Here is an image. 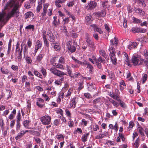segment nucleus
Returning a JSON list of instances; mask_svg holds the SVG:
<instances>
[{"label":"nucleus","instance_id":"12","mask_svg":"<svg viewBox=\"0 0 148 148\" xmlns=\"http://www.w3.org/2000/svg\"><path fill=\"white\" fill-rule=\"evenodd\" d=\"M48 6L49 4L47 3H45L43 5V11L41 13V16L43 17L46 16Z\"/></svg>","mask_w":148,"mask_h":148},{"label":"nucleus","instance_id":"1","mask_svg":"<svg viewBox=\"0 0 148 148\" xmlns=\"http://www.w3.org/2000/svg\"><path fill=\"white\" fill-rule=\"evenodd\" d=\"M19 5V0H11L8 3L7 6L12 7L14 6L11 11L8 13L6 19L9 20L11 18L15 16L18 17L19 14V11L18 8Z\"/></svg>","mask_w":148,"mask_h":148},{"label":"nucleus","instance_id":"60","mask_svg":"<svg viewBox=\"0 0 148 148\" xmlns=\"http://www.w3.org/2000/svg\"><path fill=\"white\" fill-rule=\"evenodd\" d=\"M80 75V74L79 73H75L74 75H73V74H71L70 76V77H73V78H77Z\"/></svg>","mask_w":148,"mask_h":148},{"label":"nucleus","instance_id":"50","mask_svg":"<svg viewBox=\"0 0 148 148\" xmlns=\"http://www.w3.org/2000/svg\"><path fill=\"white\" fill-rule=\"evenodd\" d=\"M25 46L24 47L23 49V53L24 55H25V54H27L28 53V47H27V46L26 45H25Z\"/></svg>","mask_w":148,"mask_h":148},{"label":"nucleus","instance_id":"39","mask_svg":"<svg viewBox=\"0 0 148 148\" xmlns=\"http://www.w3.org/2000/svg\"><path fill=\"white\" fill-rule=\"evenodd\" d=\"M65 63V60L63 57H61L59 60V63L58 65H62Z\"/></svg>","mask_w":148,"mask_h":148},{"label":"nucleus","instance_id":"9","mask_svg":"<svg viewBox=\"0 0 148 148\" xmlns=\"http://www.w3.org/2000/svg\"><path fill=\"white\" fill-rule=\"evenodd\" d=\"M97 6V3L94 1H90L88 3L87 6L88 10H91L95 8Z\"/></svg>","mask_w":148,"mask_h":148},{"label":"nucleus","instance_id":"29","mask_svg":"<svg viewBox=\"0 0 148 148\" xmlns=\"http://www.w3.org/2000/svg\"><path fill=\"white\" fill-rule=\"evenodd\" d=\"M126 85L124 81L122 80L120 82V89L121 91H122L124 89V87Z\"/></svg>","mask_w":148,"mask_h":148},{"label":"nucleus","instance_id":"8","mask_svg":"<svg viewBox=\"0 0 148 148\" xmlns=\"http://www.w3.org/2000/svg\"><path fill=\"white\" fill-rule=\"evenodd\" d=\"M50 70L52 73L60 77H61L62 75H66L63 72L57 70L55 68H51Z\"/></svg>","mask_w":148,"mask_h":148},{"label":"nucleus","instance_id":"57","mask_svg":"<svg viewBox=\"0 0 148 148\" xmlns=\"http://www.w3.org/2000/svg\"><path fill=\"white\" fill-rule=\"evenodd\" d=\"M136 3L138 4H141L143 5L145 4V1L144 0H136Z\"/></svg>","mask_w":148,"mask_h":148},{"label":"nucleus","instance_id":"41","mask_svg":"<svg viewBox=\"0 0 148 148\" xmlns=\"http://www.w3.org/2000/svg\"><path fill=\"white\" fill-rule=\"evenodd\" d=\"M91 26L94 28V30L95 31L98 32L99 33L101 34V31H100V32L99 31V29L97 27V26L96 25L92 24L91 25Z\"/></svg>","mask_w":148,"mask_h":148},{"label":"nucleus","instance_id":"31","mask_svg":"<svg viewBox=\"0 0 148 148\" xmlns=\"http://www.w3.org/2000/svg\"><path fill=\"white\" fill-rule=\"evenodd\" d=\"M89 133H88L84 134L82 137V140L83 142H85L87 140V137L89 135Z\"/></svg>","mask_w":148,"mask_h":148},{"label":"nucleus","instance_id":"7","mask_svg":"<svg viewBox=\"0 0 148 148\" xmlns=\"http://www.w3.org/2000/svg\"><path fill=\"white\" fill-rule=\"evenodd\" d=\"M4 16L5 14L4 13L0 14V22H1V23L0 25V27H1L0 29H1L8 21L7 19H6V18H4Z\"/></svg>","mask_w":148,"mask_h":148},{"label":"nucleus","instance_id":"56","mask_svg":"<svg viewBox=\"0 0 148 148\" xmlns=\"http://www.w3.org/2000/svg\"><path fill=\"white\" fill-rule=\"evenodd\" d=\"M11 43H12V40L11 39H10L9 40V42L8 45V53L10 51V50L11 49Z\"/></svg>","mask_w":148,"mask_h":148},{"label":"nucleus","instance_id":"61","mask_svg":"<svg viewBox=\"0 0 148 148\" xmlns=\"http://www.w3.org/2000/svg\"><path fill=\"white\" fill-rule=\"evenodd\" d=\"M43 40H44L47 38L46 32L45 30H43L42 32V35Z\"/></svg>","mask_w":148,"mask_h":148},{"label":"nucleus","instance_id":"19","mask_svg":"<svg viewBox=\"0 0 148 148\" xmlns=\"http://www.w3.org/2000/svg\"><path fill=\"white\" fill-rule=\"evenodd\" d=\"M51 44L56 51H59L60 50V46L58 45V43H52Z\"/></svg>","mask_w":148,"mask_h":148},{"label":"nucleus","instance_id":"3","mask_svg":"<svg viewBox=\"0 0 148 148\" xmlns=\"http://www.w3.org/2000/svg\"><path fill=\"white\" fill-rule=\"evenodd\" d=\"M41 121L42 124L45 125H48L50 124L51 122V117L48 115L43 116L40 119Z\"/></svg>","mask_w":148,"mask_h":148},{"label":"nucleus","instance_id":"21","mask_svg":"<svg viewBox=\"0 0 148 148\" xmlns=\"http://www.w3.org/2000/svg\"><path fill=\"white\" fill-rule=\"evenodd\" d=\"M138 44L136 42H132L128 46V49L130 50L132 49H135L137 47Z\"/></svg>","mask_w":148,"mask_h":148},{"label":"nucleus","instance_id":"59","mask_svg":"<svg viewBox=\"0 0 148 148\" xmlns=\"http://www.w3.org/2000/svg\"><path fill=\"white\" fill-rule=\"evenodd\" d=\"M138 28L137 27H133L132 29V32L134 33H138Z\"/></svg>","mask_w":148,"mask_h":148},{"label":"nucleus","instance_id":"51","mask_svg":"<svg viewBox=\"0 0 148 148\" xmlns=\"http://www.w3.org/2000/svg\"><path fill=\"white\" fill-rule=\"evenodd\" d=\"M138 33H144L147 32V29H146L141 28H138Z\"/></svg>","mask_w":148,"mask_h":148},{"label":"nucleus","instance_id":"2","mask_svg":"<svg viewBox=\"0 0 148 148\" xmlns=\"http://www.w3.org/2000/svg\"><path fill=\"white\" fill-rule=\"evenodd\" d=\"M131 62L134 65H141L143 64L148 65V60L143 59L141 58L140 56L136 55L132 56Z\"/></svg>","mask_w":148,"mask_h":148},{"label":"nucleus","instance_id":"53","mask_svg":"<svg viewBox=\"0 0 148 148\" xmlns=\"http://www.w3.org/2000/svg\"><path fill=\"white\" fill-rule=\"evenodd\" d=\"M139 139L138 138L136 140L134 144V145H135V148H138V146L139 145Z\"/></svg>","mask_w":148,"mask_h":148},{"label":"nucleus","instance_id":"37","mask_svg":"<svg viewBox=\"0 0 148 148\" xmlns=\"http://www.w3.org/2000/svg\"><path fill=\"white\" fill-rule=\"evenodd\" d=\"M85 20L87 22L90 23L92 21L91 16L90 15L86 16L85 17Z\"/></svg>","mask_w":148,"mask_h":148},{"label":"nucleus","instance_id":"42","mask_svg":"<svg viewBox=\"0 0 148 148\" xmlns=\"http://www.w3.org/2000/svg\"><path fill=\"white\" fill-rule=\"evenodd\" d=\"M42 6L41 3H39L38 4L36 8V12L37 13L40 12V10L42 8Z\"/></svg>","mask_w":148,"mask_h":148},{"label":"nucleus","instance_id":"17","mask_svg":"<svg viewBox=\"0 0 148 148\" xmlns=\"http://www.w3.org/2000/svg\"><path fill=\"white\" fill-rule=\"evenodd\" d=\"M111 58V60L113 64L116 65V64L117 59L115 57V53H113L110 55Z\"/></svg>","mask_w":148,"mask_h":148},{"label":"nucleus","instance_id":"23","mask_svg":"<svg viewBox=\"0 0 148 148\" xmlns=\"http://www.w3.org/2000/svg\"><path fill=\"white\" fill-rule=\"evenodd\" d=\"M123 53L124 56L125 60L126 62V64L127 65H131L130 63L131 62L129 60L127 54L125 52H124Z\"/></svg>","mask_w":148,"mask_h":148},{"label":"nucleus","instance_id":"63","mask_svg":"<svg viewBox=\"0 0 148 148\" xmlns=\"http://www.w3.org/2000/svg\"><path fill=\"white\" fill-rule=\"evenodd\" d=\"M43 40L45 45L46 46L47 48H49V43L48 42L47 39Z\"/></svg>","mask_w":148,"mask_h":148},{"label":"nucleus","instance_id":"25","mask_svg":"<svg viewBox=\"0 0 148 148\" xmlns=\"http://www.w3.org/2000/svg\"><path fill=\"white\" fill-rule=\"evenodd\" d=\"M64 81V77H60L57 80H56L55 83L57 85H60L62 81Z\"/></svg>","mask_w":148,"mask_h":148},{"label":"nucleus","instance_id":"48","mask_svg":"<svg viewBox=\"0 0 148 148\" xmlns=\"http://www.w3.org/2000/svg\"><path fill=\"white\" fill-rule=\"evenodd\" d=\"M20 43L19 41L17 42V43L16 45V47L15 51L16 52L20 51V48L19 47Z\"/></svg>","mask_w":148,"mask_h":148},{"label":"nucleus","instance_id":"18","mask_svg":"<svg viewBox=\"0 0 148 148\" xmlns=\"http://www.w3.org/2000/svg\"><path fill=\"white\" fill-rule=\"evenodd\" d=\"M66 0H56L55 5L58 8L62 7L60 4H62L65 2Z\"/></svg>","mask_w":148,"mask_h":148},{"label":"nucleus","instance_id":"16","mask_svg":"<svg viewBox=\"0 0 148 148\" xmlns=\"http://www.w3.org/2000/svg\"><path fill=\"white\" fill-rule=\"evenodd\" d=\"M72 59L74 60V61L78 64H83L84 65H90V63L86 60H84L83 62L79 61L76 59L74 57L72 56Z\"/></svg>","mask_w":148,"mask_h":148},{"label":"nucleus","instance_id":"46","mask_svg":"<svg viewBox=\"0 0 148 148\" xmlns=\"http://www.w3.org/2000/svg\"><path fill=\"white\" fill-rule=\"evenodd\" d=\"M25 29H32V31H33L34 29V26L33 25H29L25 27Z\"/></svg>","mask_w":148,"mask_h":148},{"label":"nucleus","instance_id":"14","mask_svg":"<svg viewBox=\"0 0 148 148\" xmlns=\"http://www.w3.org/2000/svg\"><path fill=\"white\" fill-rule=\"evenodd\" d=\"M53 20L52 22V24L55 27L58 26H59L60 24V21L59 19H57V17L56 16H55L53 17Z\"/></svg>","mask_w":148,"mask_h":148},{"label":"nucleus","instance_id":"35","mask_svg":"<svg viewBox=\"0 0 148 148\" xmlns=\"http://www.w3.org/2000/svg\"><path fill=\"white\" fill-rule=\"evenodd\" d=\"M138 130L140 134L143 136H144L145 135L144 133L143 132V129L140 125H138L137 127Z\"/></svg>","mask_w":148,"mask_h":148},{"label":"nucleus","instance_id":"52","mask_svg":"<svg viewBox=\"0 0 148 148\" xmlns=\"http://www.w3.org/2000/svg\"><path fill=\"white\" fill-rule=\"evenodd\" d=\"M34 74L36 76L41 78H42V75L38 72V71H34Z\"/></svg>","mask_w":148,"mask_h":148},{"label":"nucleus","instance_id":"58","mask_svg":"<svg viewBox=\"0 0 148 148\" xmlns=\"http://www.w3.org/2000/svg\"><path fill=\"white\" fill-rule=\"evenodd\" d=\"M27 45L29 48H30L31 47L32 45V40L31 39H29L28 40Z\"/></svg>","mask_w":148,"mask_h":148},{"label":"nucleus","instance_id":"49","mask_svg":"<svg viewBox=\"0 0 148 148\" xmlns=\"http://www.w3.org/2000/svg\"><path fill=\"white\" fill-rule=\"evenodd\" d=\"M21 127V123H16V129L17 132H18L20 130Z\"/></svg>","mask_w":148,"mask_h":148},{"label":"nucleus","instance_id":"15","mask_svg":"<svg viewBox=\"0 0 148 148\" xmlns=\"http://www.w3.org/2000/svg\"><path fill=\"white\" fill-rule=\"evenodd\" d=\"M47 36L48 37V39L50 42L53 43L56 40L55 37L53 34L50 31V32L47 34Z\"/></svg>","mask_w":148,"mask_h":148},{"label":"nucleus","instance_id":"43","mask_svg":"<svg viewBox=\"0 0 148 148\" xmlns=\"http://www.w3.org/2000/svg\"><path fill=\"white\" fill-rule=\"evenodd\" d=\"M21 115L20 112L18 113L17 116V118L16 119V123H20L21 120Z\"/></svg>","mask_w":148,"mask_h":148},{"label":"nucleus","instance_id":"4","mask_svg":"<svg viewBox=\"0 0 148 148\" xmlns=\"http://www.w3.org/2000/svg\"><path fill=\"white\" fill-rule=\"evenodd\" d=\"M88 60L92 64H94L95 63L96 65L101 64L102 62V58L101 57L97 60L95 56H92V58H89Z\"/></svg>","mask_w":148,"mask_h":148},{"label":"nucleus","instance_id":"54","mask_svg":"<svg viewBox=\"0 0 148 148\" xmlns=\"http://www.w3.org/2000/svg\"><path fill=\"white\" fill-rule=\"evenodd\" d=\"M34 139L36 143H37L39 145H40L41 143V140L40 138H38L37 137H34Z\"/></svg>","mask_w":148,"mask_h":148},{"label":"nucleus","instance_id":"38","mask_svg":"<svg viewBox=\"0 0 148 148\" xmlns=\"http://www.w3.org/2000/svg\"><path fill=\"white\" fill-rule=\"evenodd\" d=\"M25 45V44H23V43H22L21 44V50L20 51L18 52V59L21 58L22 57V46H24Z\"/></svg>","mask_w":148,"mask_h":148},{"label":"nucleus","instance_id":"30","mask_svg":"<svg viewBox=\"0 0 148 148\" xmlns=\"http://www.w3.org/2000/svg\"><path fill=\"white\" fill-rule=\"evenodd\" d=\"M23 133L21 131L19 133H18L17 136L15 137V139L17 140L21 138L24 135Z\"/></svg>","mask_w":148,"mask_h":148},{"label":"nucleus","instance_id":"64","mask_svg":"<svg viewBox=\"0 0 148 148\" xmlns=\"http://www.w3.org/2000/svg\"><path fill=\"white\" fill-rule=\"evenodd\" d=\"M28 79L27 76L25 75H24L22 78V83H24L27 82Z\"/></svg>","mask_w":148,"mask_h":148},{"label":"nucleus","instance_id":"47","mask_svg":"<svg viewBox=\"0 0 148 148\" xmlns=\"http://www.w3.org/2000/svg\"><path fill=\"white\" fill-rule=\"evenodd\" d=\"M147 75L146 74H145L142 77V84H144L145 82L147 80Z\"/></svg>","mask_w":148,"mask_h":148},{"label":"nucleus","instance_id":"45","mask_svg":"<svg viewBox=\"0 0 148 148\" xmlns=\"http://www.w3.org/2000/svg\"><path fill=\"white\" fill-rule=\"evenodd\" d=\"M43 55L42 54H40L37 57L36 60L39 62H41V59L42 58Z\"/></svg>","mask_w":148,"mask_h":148},{"label":"nucleus","instance_id":"26","mask_svg":"<svg viewBox=\"0 0 148 148\" xmlns=\"http://www.w3.org/2000/svg\"><path fill=\"white\" fill-rule=\"evenodd\" d=\"M105 29L107 31V33L105 35V37H107L109 36V33L110 31V29L109 26L108 24L105 23L104 24Z\"/></svg>","mask_w":148,"mask_h":148},{"label":"nucleus","instance_id":"10","mask_svg":"<svg viewBox=\"0 0 148 148\" xmlns=\"http://www.w3.org/2000/svg\"><path fill=\"white\" fill-rule=\"evenodd\" d=\"M77 45V43L75 42L74 41L73 42V45H72L70 47H67L68 51L71 53L74 52L76 50Z\"/></svg>","mask_w":148,"mask_h":148},{"label":"nucleus","instance_id":"13","mask_svg":"<svg viewBox=\"0 0 148 148\" xmlns=\"http://www.w3.org/2000/svg\"><path fill=\"white\" fill-rule=\"evenodd\" d=\"M133 10L135 11V13L137 14H139L140 15L143 16L145 14V12L142 9L137 8L134 7Z\"/></svg>","mask_w":148,"mask_h":148},{"label":"nucleus","instance_id":"27","mask_svg":"<svg viewBox=\"0 0 148 148\" xmlns=\"http://www.w3.org/2000/svg\"><path fill=\"white\" fill-rule=\"evenodd\" d=\"M73 88H70L68 90L67 94L65 95L66 98H68L69 99L70 98V97L71 96V94L73 92Z\"/></svg>","mask_w":148,"mask_h":148},{"label":"nucleus","instance_id":"36","mask_svg":"<svg viewBox=\"0 0 148 148\" xmlns=\"http://www.w3.org/2000/svg\"><path fill=\"white\" fill-rule=\"evenodd\" d=\"M120 106L123 108L125 109L127 107V106L125 103L122 101L120 100L119 102Z\"/></svg>","mask_w":148,"mask_h":148},{"label":"nucleus","instance_id":"44","mask_svg":"<svg viewBox=\"0 0 148 148\" xmlns=\"http://www.w3.org/2000/svg\"><path fill=\"white\" fill-rule=\"evenodd\" d=\"M56 138L59 140H62L64 138V136L62 134H58L56 136Z\"/></svg>","mask_w":148,"mask_h":148},{"label":"nucleus","instance_id":"55","mask_svg":"<svg viewBox=\"0 0 148 148\" xmlns=\"http://www.w3.org/2000/svg\"><path fill=\"white\" fill-rule=\"evenodd\" d=\"M110 96L112 98L114 99H117L119 98V96L118 95V93L117 94H111L110 95Z\"/></svg>","mask_w":148,"mask_h":148},{"label":"nucleus","instance_id":"62","mask_svg":"<svg viewBox=\"0 0 148 148\" xmlns=\"http://www.w3.org/2000/svg\"><path fill=\"white\" fill-rule=\"evenodd\" d=\"M66 66L67 69V71L70 76V75H71L72 74L71 67L70 66H69L68 65H66Z\"/></svg>","mask_w":148,"mask_h":148},{"label":"nucleus","instance_id":"11","mask_svg":"<svg viewBox=\"0 0 148 148\" xmlns=\"http://www.w3.org/2000/svg\"><path fill=\"white\" fill-rule=\"evenodd\" d=\"M42 46V43L41 41L38 40L37 41L35 45L34 53L35 54L39 49L41 48Z\"/></svg>","mask_w":148,"mask_h":148},{"label":"nucleus","instance_id":"33","mask_svg":"<svg viewBox=\"0 0 148 148\" xmlns=\"http://www.w3.org/2000/svg\"><path fill=\"white\" fill-rule=\"evenodd\" d=\"M102 12H96L95 16L96 18L99 20L101 19Z\"/></svg>","mask_w":148,"mask_h":148},{"label":"nucleus","instance_id":"40","mask_svg":"<svg viewBox=\"0 0 148 148\" xmlns=\"http://www.w3.org/2000/svg\"><path fill=\"white\" fill-rule=\"evenodd\" d=\"M108 50L110 52V55L113 53H115V50L113 46L110 45V47Z\"/></svg>","mask_w":148,"mask_h":148},{"label":"nucleus","instance_id":"6","mask_svg":"<svg viewBox=\"0 0 148 148\" xmlns=\"http://www.w3.org/2000/svg\"><path fill=\"white\" fill-rule=\"evenodd\" d=\"M79 98L77 97H74L71 98L70 101L71 108H74L76 106V105L78 101Z\"/></svg>","mask_w":148,"mask_h":148},{"label":"nucleus","instance_id":"28","mask_svg":"<svg viewBox=\"0 0 148 148\" xmlns=\"http://www.w3.org/2000/svg\"><path fill=\"white\" fill-rule=\"evenodd\" d=\"M34 16V14L33 13L31 12H28L26 13H25V18L26 19H27L28 18H30L31 16Z\"/></svg>","mask_w":148,"mask_h":148},{"label":"nucleus","instance_id":"20","mask_svg":"<svg viewBox=\"0 0 148 148\" xmlns=\"http://www.w3.org/2000/svg\"><path fill=\"white\" fill-rule=\"evenodd\" d=\"M102 56L105 58V60L102 58V64H105L106 63V61H107L108 59V55L106 54L105 51H102Z\"/></svg>","mask_w":148,"mask_h":148},{"label":"nucleus","instance_id":"34","mask_svg":"<svg viewBox=\"0 0 148 148\" xmlns=\"http://www.w3.org/2000/svg\"><path fill=\"white\" fill-rule=\"evenodd\" d=\"M134 124L133 122L131 121L129 122V126L127 128V130L130 131L132 129L133 127L134 126Z\"/></svg>","mask_w":148,"mask_h":148},{"label":"nucleus","instance_id":"24","mask_svg":"<svg viewBox=\"0 0 148 148\" xmlns=\"http://www.w3.org/2000/svg\"><path fill=\"white\" fill-rule=\"evenodd\" d=\"M1 71L2 73L3 74L8 75L9 73L11 75H12L11 73H10L9 71L8 70L5 69L4 67H1Z\"/></svg>","mask_w":148,"mask_h":148},{"label":"nucleus","instance_id":"22","mask_svg":"<svg viewBox=\"0 0 148 148\" xmlns=\"http://www.w3.org/2000/svg\"><path fill=\"white\" fill-rule=\"evenodd\" d=\"M31 121L29 120H25L24 121L23 123V125L26 129L29 128V127L30 125Z\"/></svg>","mask_w":148,"mask_h":148},{"label":"nucleus","instance_id":"5","mask_svg":"<svg viewBox=\"0 0 148 148\" xmlns=\"http://www.w3.org/2000/svg\"><path fill=\"white\" fill-rule=\"evenodd\" d=\"M85 35L86 42L88 46L90 47H92L94 42L92 38L90 37V35L87 33Z\"/></svg>","mask_w":148,"mask_h":148},{"label":"nucleus","instance_id":"32","mask_svg":"<svg viewBox=\"0 0 148 148\" xmlns=\"http://www.w3.org/2000/svg\"><path fill=\"white\" fill-rule=\"evenodd\" d=\"M132 20L133 22L134 23H139L142 22L141 21L140 19L134 17H132Z\"/></svg>","mask_w":148,"mask_h":148}]
</instances>
